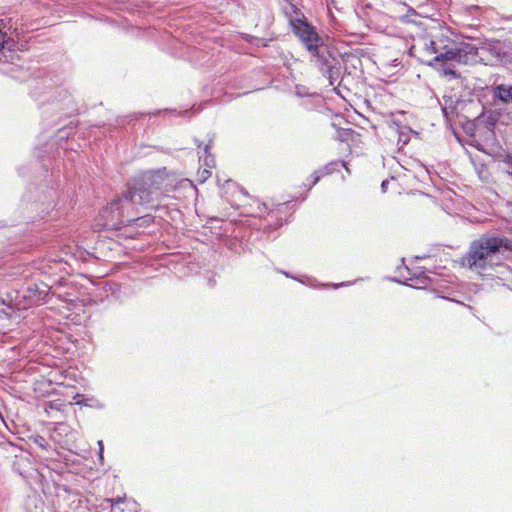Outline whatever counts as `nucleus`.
Listing matches in <instances>:
<instances>
[{
	"label": "nucleus",
	"instance_id": "nucleus-1",
	"mask_svg": "<svg viewBox=\"0 0 512 512\" xmlns=\"http://www.w3.org/2000/svg\"><path fill=\"white\" fill-rule=\"evenodd\" d=\"M174 189V178L165 169L143 173L128 185L125 193L112 199L102 211V217L106 219L104 227L118 229L115 220L125 225H149L153 221L150 215L133 217L139 213L136 207L156 209Z\"/></svg>",
	"mask_w": 512,
	"mask_h": 512
},
{
	"label": "nucleus",
	"instance_id": "nucleus-2",
	"mask_svg": "<svg viewBox=\"0 0 512 512\" xmlns=\"http://www.w3.org/2000/svg\"><path fill=\"white\" fill-rule=\"evenodd\" d=\"M511 249V242L502 236L485 234L471 242L463 257V265L483 274L500 264L504 254Z\"/></svg>",
	"mask_w": 512,
	"mask_h": 512
},
{
	"label": "nucleus",
	"instance_id": "nucleus-3",
	"mask_svg": "<svg viewBox=\"0 0 512 512\" xmlns=\"http://www.w3.org/2000/svg\"><path fill=\"white\" fill-rule=\"evenodd\" d=\"M478 47L471 43L462 42L451 46L434 56L430 60H422L423 63L430 67H438L440 64H448L456 62L458 64L470 65L477 62Z\"/></svg>",
	"mask_w": 512,
	"mask_h": 512
},
{
	"label": "nucleus",
	"instance_id": "nucleus-4",
	"mask_svg": "<svg viewBox=\"0 0 512 512\" xmlns=\"http://www.w3.org/2000/svg\"><path fill=\"white\" fill-rule=\"evenodd\" d=\"M294 15L289 17V24L293 34L305 46L309 52L316 51L317 45L323 41L316 28L307 22L304 14L292 6Z\"/></svg>",
	"mask_w": 512,
	"mask_h": 512
},
{
	"label": "nucleus",
	"instance_id": "nucleus-5",
	"mask_svg": "<svg viewBox=\"0 0 512 512\" xmlns=\"http://www.w3.org/2000/svg\"><path fill=\"white\" fill-rule=\"evenodd\" d=\"M309 53L312 57L311 61L333 85L340 74L338 60L332 56L323 41L320 45H317L316 51Z\"/></svg>",
	"mask_w": 512,
	"mask_h": 512
},
{
	"label": "nucleus",
	"instance_id": "nucleus-6",
	"mask_svg": "<svg viewBox=\"0 0 512 512\" xmlns=\"http://www.w3.org/2000/svg\"><path fill=\"white\" fill-rule=\"evenodd\" d=\"M492 96L494 100L502 104H512V85L498 84L492 87Z\"/></svg>",
	"mask_w": 512,
	"mask_h": 512
},
{
	"label": "nucleus",
	"instance_id": "nucleus-7",
	"mask_svg": "<svg viewBox=\"0 0 512 512\" xmlns=\"http://www.w3.org/2000/svg\"><path fill=\"white\" fill-rule=\"evenodd\" d=\"M106 501L110 504L112 512H124L125 508H122L121 505H125L128 511L137 512L136 503L134 501H127L125 497L107 499Z\"/></svg>",
	"mask_w": 512,
	"mask_h": 512
},
{
	"label": "nucleus",
	"instance_id": "nucleus-8",
	"mask_svg": "<svg viewBox=\"0 0 512 512\" xmlns=\"http://www.w3.org/2000/svg\"><path fill=\"white\" fill-rule=\"evenodd\" d=\"M454 40H452L449 36H447L444 33H441L439 35H436L433 39H431L430 45H436L434 46V49H436V54L451 48V46L457 45Z\"/></svg>",
	"mask_w": 512,
	"mask_h": 512
},
{
	"label": "nucleus",
	"instance_id": "nucleus-9",
	"mask_svg": "<svg viewBox=\"0 0 512 512\" xmlns=\"http://www.w3.org/2000/svg\"><path fill=\"white\" fill-rule=\"evenodd\" d=\"M197 147H198V153L199 155V161L203 162V166H205L208 169H211L215 166V159L214 157L209 154L210 144H205L202 148L200 144H198V141L195 140Z\"/></svg>",
	"mask_w": 512,
	"mask_h": 512
},
{
	"label": "nucleus",
	"instance_id": "nucleus-10",
	"mask_svg": "<svg viewBox=\"0 0 512 512\" xmlns=\"http://www.w3.org/2000/svg\"><path fill=\"white\" fill-rule=\"evenodd\" d=\"M74 400H75V404L82 406V407H90V408H94V409H98V410L105 408L104 403L94 397L84 398L83 395L76 394L74 396Z\"/></svg>",
	"mask_w": 512,
	"mask_h": 512
},
{
	"label": "nucleus",
	"instance_id": "nucleus-11",
	"mask_svg": "<svg viewBox=\"0 0 512 512\" xmlns=\"http://www.w3.org/2000/svg\"><path fill=\"white\" fill-rule=\"evenodd\" d=\"M439 74L448 79V80H454L459 79L460 74L457 72V70L454 68V65L452 63L448 64H440L438 67H434Z\"/></svg>",
	"mask_w": 512,
	"mask_h": 512
},
{
	"label": "nucleus",
	"instance_id": "nucleus-12",
	"mask_svg": "<svg viewBox=\"0 0 512 512\" xmlns=\"http://www.w3.org/2000/svg\"><path fill=\"white\" fill-rule=\"evenodd\" d=\"M492 52L496 55L499 61H501L503 64H509L512 63V52L506 50L502 46H494L492 48Z\"/></svg>",
	"mask_w": 512,
	"mask_h": 512
},
{
	"label": "nucleus",
	"instance_id": "nucleus-13",
	"mask_svg": "<svg viewBox=\"0 0 512 512\" xmlns=\"http://www.w3.org/2000/svg\"><path fill=\"white\" fill-rule=\"evenodd\" d=\"M421 42H422L421 51L424 54H426V55H435L436 56V49H434L435 45H430L431 44V39L423 38Z\"/></svg>",
	"mask_w": 512,
	"mask_h": 512
},
{
	"label": "nucleus",
	"instance_id": "nucleus-14",
	"mask_svg": "<svg viewBox=\"0 0 512 512\" xmlns=\"http://www.w3.org/2000/svg\"><path fill=\"white\" fill-rule=\"evenodd\" d=\"M340 165V162H331L327 164L322 169L318 170L320 175L325 176L333 173L335 170H337L338 166Z\"/></svg>",
	"mask_w": 512,
	"mask_h": 512
},
{
	"label": "nucleus",
	"instance_id": "nucleus-15",
	"mask_svg": "<svg viewBox=\"0 0 512 512\" xmlns=\"http://www.w3.org/2000/svg\"><path fill=\"white\" fill-rule=\"evenodd\" d=\"M33 442L38 446L40 447L41 449L43 450H46L49 446L48 442L46 441V439L42 436H36L33 438Z\"/></svg>",
	"mask_w": 512,
	"mask_h": 512
},
{
	"label": "nucleus",
	"instance_id": "nucleus-16",
	"mask_svg": "<svg viewBox=\"0 0 512 512\" xmlns=\"http://www.w3.org/2000/svg\"><path fill=\"white\" fill-rule=\"evenodd\" d=\"M68 429H69V427L66 424H64V423H57L55 428H54V432L59 434V435H61L63 433L66 434L68 432Z\"/></svg>",
	"mask_w": 512,
	"mask_h": 512
},
{
	"label": "nucleus",
	"instance_id": "nucleus-17",
	"mask_svg": "<svg viewBox=\"0 0 512 512\" xmlns=\"http://www.w3.org/2000/svg\"><path fill=\"white\" fill-rule=\"evenodd\" d=\"M322 175H320L319 171H315L308 180H310V187L316 185L321 179Z\"/></svg>",
	"mask_w": 512,
	"mask_h": 512
},
{
	"label": "nucleus",
	"instance_id": "nucleus-18",
	"mask_svg": "<svg viewBox=\"0 0 512 512\" xmlns=\"http://www.w3.org/2000/svg\"><path fill=\"white\" fill-rule=\"evenodd\" d=\"M505 164L507 165L506 173L512 178V157L508 156L505 159Z\"/></svg>",
	"mask_w": 512,
	"mask_h": 512
},
{
	"label": "nucleus",
	"instance_id": "nucleus-19",
	"mask_svg": "<svg viewBox=\"0 0 512 512\" xmlns=\"http://www.w3.org/2000/svg\"><path fill=\"white\" fill-rule=\"evenodd\" d=\"M59 406H60V404H58V403L49 402V403L46 405L45 411H46L48 414L50 413V410H56V411H59V410H60Z\"/></svg>",
	"mask_w": 512,
	"mask_h": 512
},
{
	"label": "nucleus",
	"instance_id": "nucleus-20",
	"mask_svg": "<svg viewBox=\"0 0 512 512\" xmlns=\"http://www.w3.org/2000/svg\"><path fill=\"white\" fill-rule=\"evenodd\" d=\"M398 142H399V143H402L403 145L407 144V143L409 142V136H408V134L401 132V133L399 134Z\"/></svg>",
	"mask_w": 512,
	"mask_h": 512
},
{
	"label": "nucleus",
	"instance_id": "nucleus-21",
	"mask_svg": "<svg viewBox=\"0 0 512 512\" xmlns=\"http://www.w3.org/2000/svg\"><path fill=\"white\" fill-rule=\"evenodd\" d=\"M351 132H352V130H350V129L343 130L342 132L338 133L337 139H339L340 141H344L345 140V136H347Z\"/></svg>",
	"mask_w": 512,
	"mask_h": 512
},
{
	"label": "nucleus",
	"instance_id": "nucleus-22",
	"mask_svg": "<svg viewBox=\"0 0 512 512\" xmlns=\"http://www.w3.org/2000/svg\"><path fill=\"white\" fill-rule=\"evenodd\" d=\"M211 176V172H210V169L208 168H204L202 171H201V177L206 180L207 178H209Z\"/></svg>",
	"mask_w": 512,
	"mask_h": 512
},
{
	"label": "nucleus",
	"instance_id": "nucleus-23",
	"mask_svg": "<svg viewBox=\"0 0 512 512\" xmlns=\"http://www.w3.org/2000/svg\"><path fill=\"white\" fill-rule=\"evenodd\" d=\"M5 36L6 34L4 32H2V30L0 29V51L3 49L4 47V39H5Z\"/></svg>",
	"mask_w": 512,
	"mask_h": 512
},
{
	"label": "nucleus",
	"instance_id": "nucleus-24",
	"mask_svg": "<svg viewBox=\"0 0 512 512\" xmlns=\"http://www.w3.org/2000/svg\"><path fill=\"white\" fill-rule=\"evenodd\" d=\"M426 279H428V277L424 275L417 278L420 284H426Z\"/></svg>",
	"mask_w": 512,
	"mask_h": 512
},
{
	"label": "nucleus",
	"instance_id": "nucleus-25",
	"mask_svg": "<svg viewBox=\"0 0 512 512\" xmlns=\"http://www.w3.org/2000/svg\"><path fill=\"white\" fill-rule=\"evenodd\" d=\"M387 185H388V180L382 181L381 189H382L383 192H386Z\"/></svg>",
	"mask_w": 512,
	"mask_h": 512
},
{
	"label": "nucleus",
	"instance_id": "nucleus-26",
	"mask_svg": "<svg viewBox=\"0 0 512 512\" xmlns=\"http://www.w3.org/2000/svg\"><path fill=\"white\" fill-rule=\"evenodd\" d=\"M98 446H99V450H101V453H103L104 451V446H103V441L102 440H99L97 442Z\"/></svg>",
	"mask_w": 512,
	"mask_h": 512
},
{
	"label": "nucleus",
	"instance_id": "nucleus-27",
	"mask_svg": "<svg viewBox=\"0 0 512 512\" xmlns=\"http://www.w3.org/2000/svg\"><path fill=\"white\" fill-rule=\"evenodd\" d=\"M348 285H350V282H348V283L335 284V285H334V288H338V287H342V286H348Z\"/></svg>",
	"mask_w": 512,
	"mask_h": 512
},
{
	"label": "nucleus",
	"instance_id": "nucleus-28",
	"mask_svg": "<svg viewBox=\"0 0 512 512\" xmlns=\"http://www.w3.org/2000/svg\"><path fill=\"white\" fill-rule=\"evenodd\" d=\"M98 457H99V460L102 462L103 461V453H101V450H99V452H98Z\"/></svg>",
	"mask_w": 512,
	"mask_h": 512
},
{
	"label": "nucleus",
	"instance_id": "nucleus-29",
	"mask_svg": "<svg viewBox=\"0 0 512 512\" xmlns=\"http://www.w3.org/2000/svg\"><path fill=\"white\" fill-rule=\"evenodd\" d=\"M281 225H282V222L277 221L274 228L276 229L277 227H280Z\"/></svg>",
	"mask_w": 512,
	"mask_h": 512
}]
</instances>
